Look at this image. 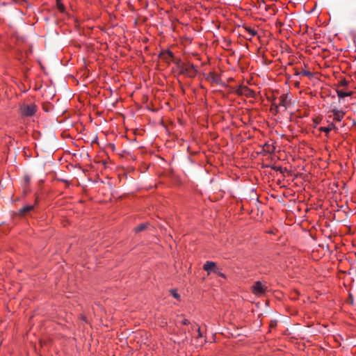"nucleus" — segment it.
<instances>
[{
  "mask_svg": "<svg viewBox=\"0 0 356 356\" xmlns=\"http://www.w3.org/2000/svg\"><path fill=\"white\" fill-rule=\"evenodd\" d=\"M203 269L207 272L208 275L214 273L223 279H226L227 277L225 274L222 273V269L214 261H206L203 265Z\"/></svg>",
  "mask_w": 356,
  "mask_h": 356,
  "instance_id": "nucleus-1",
  "label": "nucleus"
},
{
  "mask_svg": "<svg viewBox=\"0 0 356 356\" xmlns=\"http://www.w3.org/2000/svg\"><path fill=\"white\" fill-rule=\"evenodd\" d=\"M19 109L22 115L30 117L35 113L37 111V106L34 104H24L21 105Z\"/></svg>",
  "mask_w": 356,
  "mask_h": 356,
  "instance_id": "nucleus-2",
  "label": "nucleus"
},
{
  "mask_svg": "<svg viewBox=\"0 0 356 356\" xmlns=\"http://www.w3.org/2000/svg\"><path fill=\"white\" fill-rule=\"evenodd\" d=\"M179 67L182 74H186L190 77L195 76L196 74L197 70L194 65L191 63L182 65Z\"/></svg>",
  "mask_w": 356,
  "mask_h": 356,
  "instance_id": "nucleus-3",
  "label": "nucleus"
},
{
  "mask_svg": "<svg viewBox=\"0 0 356 356\" xmlns=\"http://www.w3.org/2000/svg\"><path fill=\"white\" fill-rule=\"evenodd\" d=\"M236 93L247 97H254L255 96V92L245 86H239L236 90Z\"/></svg>",
  "mask_w": 356,
  "mask_h": 356,
  "instance_id": "nucleus-4",
  "label": "nucleus"
},
{
  "mask_svg": "<svg viewBox=\"0 0 356 356\" xmlns=\"http://www.w3.org/2000/svg\"><path fill=\"white\" fill-rule=\"evenodd\" d=\"M291 104V99L289 97L288 94H284L280 97L279 106L280 107H284V110H286L289 105Z\"/></svg>",
  "mask_w": 356,
  "mask_h": 356,
  "instance_id": "nucleus-5",
  "label": "nucleus"
},
{
  "mask_svg": "<svg viewBox=\"0 0 356 356\" xmlns=\"http://www.w3.org/2000/svg\"><path fill=\"white\" fill-rule=\"evenodd\" d=\"M331 112L333 113L334 120L336 121H341L345 113L341 110H338L336 108H334L331 110Z\"/></svg>",
  "mask_w": 356,
  "mask_h": 356,
  "instance_id": "nucleus-6",
  "label": "nucleus"
},
{
  "mask_svg": "<svg viewBox=\"0 0 356 356\" xmlns=\"http://www.w3.org/2000/svg\"><path fill=\"white\" fill-rule=\"evenodd\" d=\"M263 150L266 153L273 154L275 150V147L271 144L265 143L263 146Z\"/></svg>",
  "mask_w": 356,
  "mask_h": 356,
  "instance_id": "nucleus-7",
  "label": "nucleus"
},
{
  "mask_svg": "<svg viewBox=\"0 0 356 356\" xmlns=\"http://www.w3.org/2000/svg\"><path fill=\"white\" fill-rule=\"evenodd\" d=\"M268 288V286L264 284L261 281H257L254 283V284L252 286V289H266Z\"/></svg>",
  "mask_w": 356,
  "mask_h": 356,
  "instance_id": "nucleus-8",
  "label": "nucleus"
},
{
  "mask_svg": "<svg viewBox=\"0 0 356 356\" xmlns=\"http://www.w3.org/2000/svg\"><path fill=\"white\" fill-rule=\"evenodd\" d=\"M33 208H34L33 205H27V206H25L23 208H22L19 210V213L20 215L24 216L26 213H27L28 212L32 211L33 209Z\"/></svg>",
  "mask_w": 356,
  "mask_h": 356,
  "instance_id": "nucleus-9",
  "label": "nucleus"
},
{
  "mask_svg": "<svg viewBox=\"0 0 356 356\" xmlns=\"http://www.w3.org/2000/svg\"><path fill=\"white\" fill-rule=\"evenodd\" d=\"M337 95L339 98H343V97H349V96H351L352 94H353V92H343V90H337Z\"/></svg>",
  "mask_w": 356,
  "mask_h": 356,
  "instance_id": "nucleus-10",
  "label": "nucleus"
},
{
  "mask_svg": "<svg viewBox=\"0 0 356 356\" xmlns=\"http://www.w3.org/2000/svg\"><path fill=\"white\" fill-rule=\"evenodd\" d=\"M334 128L335 125L333 123H332L326 127H321L320 130L327 134Z\"/></svg>",
  "mask_w": 356,
  "mask_h": 356,
  "instance_id": "nucleus-11",
  "label": "nucleus"
},
{
  "mask_svg": "<svg viewBox=\"0 0 356 356\" xmlns=\"http://www.w3.org/2000/svg\"><path fill=\"white\" fill-rule=\"evenodd\" d=\"M147 225H148L147 223L140 224V225H138L136 227H135L134 231L136 233L142 232V231L145 230L147 228Z\"/></svg>",
  "mask_w": 356,
  "mask_h": 356,
  "instance_id": "nucleus-12",
  "label": "nucleus"
},
{
  "mask_svg": "<svg viewBox=\"0 0 356 356\" xmlns=\"http://www.w3.org/2000/svg\"><path fill=\"white\" fill-rule=\"evenodd\" d=\"M296 75H302V76H308V77L312 76V73L310 71L306 70H303L301 72H296Z\"/></svg>",
  "mask_w": 356,
  "mask_h": 356,
  "instance_id": "nucleus-13",
  "label": "nucleus"
},
{
  "mask_svg": "<svg viewBox=\"0 0 356 356\" xmlns=\"http://www.w3.org/2000/svg\"><path fill=\"white\" fill-rule=\"evenodd\" d=\"M280 108V106H279V104H275V103H273L272 104V108H271V111L274 112V113L277 114L278 112H279V108Z\"/></svg>",
  "mask_w": 356,
  "mask_h": 356,
  "instance_id": "nucleus-14",
  "label": "nucleus"
},
{
  "mask_svg": "<svg viewBox=\"0 0 356 356\" xmlns=\"http://www.w3.org/2000/svg\"><path fill=\"white\" fill-rule=\"evenodd\" d=\"M57 8L62 13H63L65 11L64 5L59 1H58V3H57Z\"/></svg>",
  "mask_w": 356,
  "mask_h": 356,
  "instance_id": "nucleus-15",
  "label": "nucleus"
},
{
  "mask_svg": "<svg viewBox=\"0 0 356 356\" xmlns=\"http://www.w3.org/2000/svg\"><path fill=\"white\" fill-rule=\"evenodd\" d=\"M210 77H211V79L213 81V82H218V76L215 74L214 73H211L210 74Z\"/></svg>",
  "mask_w": 356,
  "mask_h": 356,
  "instance_id": "nucleus-16",
  "label": "nucleus"
},
{
  "mask_svg": "<svg viewBox=\"0 0 356 356\" xmlns=\"http://www.w3.org/2000/svg\"><path fill=\"white\" fill-rule=\"evenodd\" d=\"M170 294L176 299L179 298V295L177 293V291H169Z\"/></svg>",
  "mask_w": 356,
  "mask_h": 356,
  "instance_id": "nucleus-17",
  "label": "nucleus"
},
{
  "mask_svg": "<svg viewBox=\"0 0 356 356\" xmlns=\"http://www.w3.org/2000/svg\"><path fill=\"white\" fill-rule=\"evenodd\" d=\"M246 30L252 36H254L257 34V31L251 28H246Z\"/></svg>",
  "mask_w": 356,
  "mask_h": 356,
  "instance_id": "nucleus-18",
  "label": "nucleus"
},
{
  "mask_svg": "<svg viewBox=\"0 0 356 356\" xmlns=\"http://www.w3.org/2000/svg\"><path fill=\"white\" fill-rule=\"evenodd\" d=\"M339 84H340L341 86H344L345 87V86H348V82L346 80L343 79V80H341L340 81Z\"/></svg>",
  "mask_w": 356,
  "mask_h": 356,
  "instance_id": "nucleus-19",
  "label": "nucleus"
},
{
  "mask_svg": "<svg viewBox=\"0 0 356 356\" xmlns=\"http://www.w3.org/2000/svg\"><path fill=\"white\" fill-rule=\"evenodd\" d=\"M254 291L255 295H257V296H259L263 295L265 291H260V290H258V291Z\"/></svg>",
  "mask_w": 356,
  "mask_h": 356,
  "instance_id": "nucleus-20",
  "label": "nucleus"
},
{
  "mask_svg": "<svg viewBox=\"0 0 356 356\" xmlns=\"http://www.w3.org/2000/svg\"><path fill=\"white\" fill-rule=\"evenodd\" d=\"M181 323L183 325H188L189 324V321L186 319V318H184V319L182 320Z\"/></svg>",
  "mask_w": 356,
  "mask_h": 356,
  "instance_id": "nucleus-21",
  "label": "nucleus"
},
{
  "mask_svg": "<svg viewBox=\"0 0 356 356\" xmlns=\"http://www.w3.org/2000/svg\"><path fill=\"white\" fill-rule=\"evenodd\" d=\"M24 181L26 184H29V181H30V177L29 176H25L24 177Z\"/></svg>",
  "mask_w": 356,
  "mask_h": 356,
  "instance_id": "nucleus-22",
  "label": "nucleus"
},
{
  "mask_svg": "<svg viewBox=\"0 0 356 356\" xmlns=\"http://www.w3.org/2000/svg\"><path fill=\"white\" fill-rule=\"evenodd\" d=\"M272 169L278 171V170H281L282 168L281 167L273 166V167H272Z\"/></svg>",
  "mask_w": 356,
  "mask_h": 356,
  "instance_id": "nucleus-23",
  "label": "nucleus"
},
{
  "mask_svg": "<svg viewBox=\"0 0 356 356\" xmlns=\"http://www.w3.org/2000/svg\"><path fill=\"white\" fill-rule=\"evenodd\" d=\"M198 335H199V337L202 336L200 328H198Z\"/></svg>",
  "mask_w": 356,
  "mask_h": 356,
  "instance_id": "nucleus-24",
  "label": "nucleus"
},
{
  "mask_svg": "<svg viewBox=\"0 0 356 356\" xmlns=\"http://www.w3.org/2000/svg\"><path fill=\"white\" fill-rule=\"evenodd\" d=\"M168 54H169V56H170V57H172V54L171 52H168Z\"/></svg>",
  "mask_w": 356,
  "mask_h": 356,
  "instance_id": "nucleus-25",
  "label": "nucleus"
}]
</instances>
